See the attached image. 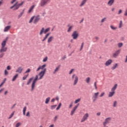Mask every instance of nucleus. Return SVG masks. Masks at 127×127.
<instances>
[{
	"instance_id": "49530a36",
	"label": "nucleus",
	"mask_w": 127,
	"mask_h": 127,
	"mask_svg": "<svg viewBox=\"0 0 127 127\" xmlns=\"http://www.w3.org/2000/svg\"><path fill=\"white\" fill-rule=\"evenodd\" d=\"M28 75H29V74H27V75L24 76L23 77V80H26V78H27V77H28Z\"/></svg>"
},
{
	"instance_id": "79ce46f5",
	"label": "nucleus",
	"mask_w": 127,
	"mask_h": 127,
	"mask_svg": "<svg viewBox=\"0 0 127 127\" xmlns=\"http://www.w3.org/2000/svg\"><path fill=\"white\" fill-rule=\"evenodd\" d=\"M105 92H102V93H101L100 94L99 97H100V98H102V97H104V96H105Z\"/></svg>"
},
{
	"instance_id": "c756f323",
	"label": "nucleus",
	"mask_w": 127,
	"mask_h": 127,
	"mask_svg": "<svg viewBox=\"0 0 127 127\" xmlns=\"http://www.w3.org/2000/svg\"><path fill=\"white\" fill-rule=\"evenodd\" d=\"M44 31H45L44 28L43 27L40 30V35H42V34H43V33H44Z\"/></svg>"
},
{
	"instance_id": "39448f33",
	"label": "nucleus",
	"mask_w": 127,
	"mask_h": 127,
	"mask_svg": "<svg viewBox=\"0 0 127 127\" xmlns=\"http://www.w3.org/2000/svg\"><path fill=\"white\" fill-rule=\"evenodd\" d=\"M23 3H24V2L23 1L21 2L20 4H17V2H16L14 5L10 7V9H12V8L14 7V10H15L16 9H18L19 6H21V5L23 4Z\"/></svg>"
},
{
	"instance_id": "473e14b6",
	"label": "nucleus",
	"mask_w": 127,
	"mask_h": 127,
	"mask_svg": "<svg viewBox=\"0 0 127 127\" xmlns=\"http://www.w3.org/2000/svg\"><path fill=\"white\" fill-rule=\"evenodd\" d=\"M122 27H123V21H120L119 28H122Z\"/></svg>"
},
{
	"instance_id": "4be33fe9",
	"label": "nucleus",
	"mask_w": 127,
	"mask_h": 127,
	"mask_svg": "<svg viewBox=\"0 0 127 127\" xmlns=\"http://www.w3.org/2000/svg\"><path fill=\"white\" fill-rule=\"evenodd\" d=\"M34 7H35V5H33L32 6H31V7L30 8V9L28 10V13H30L31 12H32L33 9H34Z\"/></svg>"
},
{
	"instance_id": "5701e85b",
	"label": "nucleus",
	"mask_w": 127,
	"mask_h": 127,
	"mask_svg": "<svg viewBox=\"0 0 127 127\" xmlns=\"http://www.w3.org/2000/svg\"><path fill=\"white\" fill-rule=\"evenodd\" d=\"M117 88H118V84H116L113 86V87L111 89V91L115 92V91H116V89H117Z\"/></svg>"
},
{
	"instance_id": "f3484780",
	"label": "nucleus",
	"mask_w": 127,
	"mask_h": 127,
	"mask_svg": "<svg viewBox=\"0 0 127 127\" xmlns=\"http://www.w3.org/2000/svg\"><path fill=\"white\" fill-rule=\"evenodd\" d=\"M114 2H115V0H109L107 4L110 6H112V5L114 4Z\"/></svg>"
},
{
	"instance_id": "7ed1b4c3",
	"label": "nucleus",
	"mask_w": 127,
	"mask_h": 127,
	"mask_svg": "<svg viewBox=\"0 0 127 127\" xmlns=\"http://www.w3.org/2000/svg\"><path fill=\"white\" fill-rule=\"evenodd\" d=\"M71 80L73 81V86H76L78 83V81H79V77L75 74H73L71 76Z\"/></svg>"
},
{
	"instance_id": "c85d7f7f",
	"label": "nucleus",
	"mask_w": 127,
	"mask_h": 127,
	"mask_svg": "<svg viewBox=\"0 0 127 127\" xmlns=\"http://www.w3.org/2000/svg\"><path fill=\"white\" fill-rule=\"evenodd\" d=\"M27 109V108L26 107V106H25L23 109V115L24 116H25V112H26V109Z\"/></svg>"
},
{
	"instance_id": "7c9ffc66",
	"label": "nucleus",
	"mask_w": 127,
	"mask_h": 127,
	"mask_svg": "<svg viewBox=\"0 0 127 127\" xmlns=\"http://www.w3.org/2000/svg\"><path fill=\"white\" fill-rule=\"evenodd\" d=\"M110 28H111V29H112V30H117V29H118V27H115L113 25H111Z\"/></svg>"
},
{
	"instance_id": "5fc2aeb1",
	"label": "nucleus",
	"mask_w": 127,
	"mask_h": 127,
	"mask_svg": "<svg viewBox=\"0 0 127 127\" xmlns=\"http://www.w3.org/2000/svg\"><path fill=\"white\" fill-rule=\"evenodd\" d=\"M3 56H4V53H1L0 54V58H2V57H3Z\"/></svg>"
},
{
	"instance_id": "4468645a",
	"label": "nucleus",
	"mask_w": 127,
	"mask_h": 127,
	"mask_svg": "<svg viewBox=\"0 0 127 127\" xmlns=\"http://www.w3.org/2000/svg\"><path fill=\"white\" fill-rule=\"evenodd\" d=\"M22 70H23V68H22V67L20 66L16 70V73H19V74H20L21 73V72H22Z\"/></svg>"
},
{
	"instance_id": "f03ea898",
	"label": "nucleus",
	"mask_w": 127,
	"mask_h": 127,
	"mask_svg": "<svg viewBox=\"0 0 127 127\" xmlns=\"http://www.w3.org/2000/svg\"><path fill=\"white\" fill-rule=\"evenodd\" d=\"M7 39L8 38H7L1 43V49H0V53H2V52H6V51H7V47H5V45H6V41H7Z\"/></svg>"
},
{
	"instance_id": "cd10ccee",
	"label": "nucleus",
	"mask_w": 127,
	"mask_h": 127,
	"mask_svg": "<svg viewBox=\"0 0 127 127\" xmlns=\"http://www.w3.org/2000/svg\"><path fill=\"white\" fill-rule=\"evenodd\" d=\"M17 77H18V74H16V75H15L13 77V78L12 79V81L13 82H14V81L15 80H16V79L17 78Z\"/></svg>"
},
{
	"instance_id": "c03bdc74",
	"label": "nucleus",
	"mask_w": 127,
	"mask_h": 127,
	"mask_svg": "<svg viewBox=\"0 0 127 127\" xmlns=\"http://www.w3.org/2000/svg\"><path fill=\"white\" fill-rule=\"evenodd\" d=\"M35 16H33L31 18L30 21H29V23H31L32 22V21L34 19Z\"/></svg>"
},
{
	"instance_id": "de8ad7c7",
	"label": "nucleus",
	"mask_w": 127,
	"mask_h": 127,
	"mask_svg": "<svg viewBox=\"0 0 127 127\" xmlns=\"http://www.w3.org/2000/svg\"><path fill=\"white\" fill-rule=\"evenodd\" d=\"M58 119V116H56L54 118V122H56Z\"/></svg>"
},
{
	"instance_id": "2f4dec72",
	"label": "nucleus",
	"mask_w": 127,
	"mask_h": 127,
	"mask_svg": "<svg viewBox=\"0 0 127 127\" xmlns=\"http://www.w3.org/2000/svg\"><path fill=\"white\" fill-rule=\"evenodd\" d=\"M32 80H33V77L30 78L29 79L28 82L27 83V85H29V84H30V83H31Z\"/></svg>"
},
{
	"instance_id": "bf43d9fd",
	"label": "nucleus",
	"mask_w": 127,
	"mask_h": 127,
	"mask_svg": "<svg viewBox=\"0 0 127 127\" xmlns=\"http://www.w3.org/2000/svg\"><path fill=\"white\" fill-rule=\"evenodd\" d=\"M47 59H48V58L47 57H46V58H45L43 60V62H46V61H47Z\"/></svg>"
},
{
	"instance_id": "f704fd0d",
	"label": "nucleus",
	"mask_w": 127,
	"mask_h": 127,
	"mask_svg": "<svg viewBox=\"0 0 127 127\" xmlns=\"http://www.w3.org/2000/svg\"><path fill=\"white\" fill-rule=\"evenodd\" d=\"M49 30H50V28H48L46 29L44 31V34H46V33H47V32H48V31H49Z\"/></svg>"
},
{
	"instance_id": "ea45409f",
	"label": "nucleus",
	"mask_w": 127,
	"mask_h": 127,
	"mask_svg": "<svg viewBox=\"0 0 127 127\" xmlns=\"http://www.w3.org/2000/svg\"><path fill=\"white\" fill-rule=\"evenodd\" d=\"M56 107H57V105H52L51 107V110H54V109H55L56 108Z\"/></svg>"
},
{
	"instance_id": "bb28decb",
	"label": "nucleus",
	"mask_w": 127,
	"mask_h": 127,
	"mask_svg": "<svg viewBox=\"0 0 127 127\" xmlns=\"http://www.w3.org/2000/svg\"><path fill=\"white\" fill-rule=\"evenodd\" d=\"M86 82L87 84H89L90 82L91 81V78L90 77H87L85 79Z\"/></svg>"
},
{
	"instance_id": "338daca9",
	"label": "nucleus",
	"mask_w": 127,
	"mask_h": 127,
	"mask_svg": "<svg viewBox=\"0 0 127 127\" xmlns=\"http://www.w3.org/2000/svg\"><path fill=\"white\" fill-rule=\"evenodd\" d=\"M11 69V67H10V66L8 65L7 66V70H10Z\"/></svg>"
},
{
	"instance_id": "052dcab7",
	"label": "nucleus",
	"mask_w": 127,
	"mask_h": 127,
	"mask_svg": "<svg viewBox=\"0 0 127 127\" xmlns=\"http://www.w3.org/2000/svg\"><path fill=\"white\" fill-rule=\"evenodd\" d=\"M72 107H73V102L70 103V104L69 105L68 108H69V109H71L72 108Z\"/></svg>"
},
{
	"instance_id": "e2e57ef3",
	"label": "nucleus",
	"mask_w": 127,
	"mask_h": 127,
	"mask_svg": "<svg viewBox=\"0 0 127 127\" xmlns=\"http://www.w3.org/2000/svg\"><path fill=\"white\" fill-rule=\"evenodd\" d=\"M123 12V10L122 9H120L118 11V14H121Z\"/></svg>"
},
{
	"instance_id": "9d476101",
	"label": "nucleus",
	"mask_w": 127,
	"mask_h": 127,
	"mask_svg": "<svg viewBox=\"0 0 127 127\" xmlns=\"http://www.w3.org/2000/svg\"><path fill=\"white\" fill-rule=\"evenodd\" d=\"M121 53V50H118L115 52L113 55L114 58H117V56H119V54Z\"/></svg>"
},
{
	"instance_id": "603ef678",
	"label": "nucleus",
	"mask_w": 127,
	"mask_h": 127,
	"mask_svg": "<svg viewBox=\"0 0 127 127\" xmlns=\"http://www.w3.org/2000/svg\"><path fill=\"white\" fill-rule=\"evenodd\" d=\"M4 75H5V76L8 75V71H7L6 69L4 70Z\"/></svg>"
},
{
	"instance_id": "c9c22d12",
	"label": "nucleus",
	"mask_w": 127,
	"mask_h": 127,
	"mask_svg": "<svg viewBox=\"0 0 127 127\" xmlns=\"http://www.w3.org/2000/svg\"><path fill=\"white\" fill-rule=\"evenodd\" d=\"M73 28V26H70L68 30H67V32H70L71 30H72V29Z\"/></svg>"
},
{
	"instance_id": "ddd939ff",
	"label": "nucleus",
	"mask_w": 127,
	"mask_h": 127,
	"mask_svg": "<svg viewBox=\"0 0 127 127\" xmlns=\"http://www.w3.org/2000/svg\"><path fill=\"white\" fill-rule=\"evenodd\" d=\"M34 23L35 24H36V23L38 21H39V20H40V17H39V16H37L36 17H34Z\"/></svg>"
},
{
	"instance_id": "1a4fd4ad",
	"label": "nucleus",
	"mask_w": 127,
	"mask_h": 127,
	"mask_svg": "<svg viewBox=\"0 0 127 127\" xmlns=\"http://www.w3.org/2000/svg\"><path fill=\"white\" fill-rule=\"evenodd\" d=\"M99 94H100L99 92L94 93V95L92 96V100L93 102H95L96 101H97V99H98L99 97Z\"/></svg>"
},
{
	"instance_id": "0eeeda50",
	"label": "nucleus",
	"mask_w": 127,
	"mask_h": 127,
	"mask_svg": "<svg viewBox=\"0 0 127 127\" xmlns=\"http://www.w3.org/2000/svg\"><path fill=\"white\" fill-rule=\"evenodd\" d=\"M71 36L73 38V39H77L79 36V33H78V31H73L72 34L71 35Z\"/></svg>"
},
{
	"instance_id": "774afa93",
	"label": "nucleus",
	"mask_w": 127,
	"mask_h": 127,
	"mask_svg": "<svg viewBox=\"0 0 127 127\" xmlns=\"http://www.w3.org/2000/svg\"><path fill=\"white\" fill-rule=\"evenodd\" d=\"M49 127H54V124L51 125Z\"/></svg>"
},
{
	"instance_id": "4c0bfd02",
	"label": "nucleus",
	"mask_w": 127,
	"mask_h": 127,
	"mask_svg": "<svg viewBox=\"0 0 127 127\" xmlns=\"http://www.w3.org/2000/svg\"><path fill=\"white\" fill-rule=\"evenodd\" d=\"M107 20V18L106 17H104L103 19H101V22L102 23H103V22H105V21H106V20Z\"/></svg>"
},
{
	"instance_id": "37998d69",
	"label": "nucleus",
	"mask_w": 127,
	"mask_h": 127,
	"mask_svg": "<svg viewBox=\"0 0 127 127\" xmlns=\"http://www.w3.org/2000/svg\"><path fill=\"white\" fill-rule=\"evenodd\" d=\"M35 16H33L31 18L30 21H29V23H31L32 22V21L34 19Z\"/></svg>"
},
{
	"instance_id": "72a5a7b5",
	"label": "nucleus",
	"mask_w": 127,
	"mask_h": 127,
	"mask_svg": "<svg viewBox=\"0 0 127 127\" xmlns=\"http://www.w3.org/2000/svg\"><path fill=\"white\" fill-rule=\"evenodd\" d=\"M50 101V97H48L46 99L45 104H48Z\"/></svg>"
},
{
	"instance_id": "20e7f679",
	"label": "nucleus",
	"mask_w": 127,
	"mask_h": 127,
	"mask_svg": "<svg viewBox=\"0 0 127 127\" xmlns=\"http://www.w3.org/2000/svg\"><path fill=\"white\" fill-rule=\"evenodd\" d=\"M51 0H41L39 5L41 7H44L48 2H50Z\"/></svg>"
},
{
	"instance_id": "8fccbe9b",
	"label": "nucleus",
	"mask_w": 127,
	"mask_h": 127,
	"mask_svg": "<svg viewBox=\"0 0 127 127\" xmlns=\"http://www.w3.org/2000/svg\"><path fill=\"white\" fill-rule=\"evenodd\" d=\"M26 117H30V112L29 111L27 112L26 114Z\"/></svg>"
},
{
	"instance_id": "6e6552de",
	"label": "nucleus",
	"mask_w": 127,
	"mask_h": 127,
	"mask_svg": "<svg viewBox=\"0 0 127 127\" xmlns=\"http://www.w3.org/2000/svg\"><path fill=\"white\" fill-rule=\"evenodd\" d=\"M111 120H112V118H111V117L106 118L104 122H103V126L104 127H106L107 126V125H108V124H110V122H111Z\"/></svg>"
},
{
	"instance_id": "f8f14e48",
	"label": "nucleus",
	"mask_w": 127,
	"mask_h": 127,
	"mask_svg": "<svg viewBox=\"0 0 127 127\" xmlns=\"http://www.w3.org/2000/svg\"><path fill=\"white\" fill-rule=\"evenodd\" d=\"M113 63V60L109 59L106 62L105 65V66H110L111 64Z\"/></svg>"
},
{
	"instance_id": "a18cd8bd",
	"label": "nucleus",
	"mask_w": 127,
	"mask_h": 127,
	"mask_svg": "<svg viewBox=\"0 0 127 127\" xmlns=\"http://www.w3.org/2000/svg\"><path fill=\"white\" fill-rule=\"evenodd\" d=\"M118 104V102L117 101H114V104H113V107H117V105Z\"/></svg>"
},
{
	"instance_id": "393cba45",
	"label": "nucleus",
	"mask_w": 127,
	"mask_h": 127,
	"mask_svg": "<svg viewBox=\"0 0 127 127\" xmlns=\"http://www.w3.org/2000/svg\"><path fill=\"white\" fill-rule=\"evenodd\" d=\"M50 34H51L50 33H48L45 36L44 39L42 40L43 42L45 41L46 39H47V38H48V36H49Z\"/></svg>"
},
{
	"instance_id": "6ab92c4d",
	"label": "nucleus",
	"mask_w": 127,
	"mask_h": 127,
	"mask_svg": "<svg viewBox=\"0 0 127 127\" xmlns=\"http://www.w3.org/2000/svg\"><path fill=\"white\" fill-rule=\"evenodd\" d=\"M53 39H54V37L53 36H50L48 39V43H50L51 42H52V41H53Z\"/></svg>"
},
{
	"instance_id": "4d7b16f0",
	"label": "nucleus",
	"mask_w": 127,
	"mask_h": 127,
	"mask_svg": "<svg viewBox=\"0 0 127 127\" xmlns=\"http://www.w3.org/2000/svg\"><path fill=\"white\" fill-rule=\"evenodd\" d=\"M14 115V112H13L10 115V117L8 118V119H11L12 117H13V115Z\"/></svg>"
},
{
	"instance_id": "58836bf2",
	"label": "nucleus",
	"mask_w": 127,
	"mask_h": 127,
	"mask_svg": "<svg viewBox=\"0 0 127 127\" xmlns=\"http://www.w3.org/2000/svg\"><path fill=\"white\" fill-rule=\"evenodd\" d=\"M80 101H81V99L79 98L75 101L74 104H78V103H79V102H80Z\"/></svg>"
},
{
	"instance_id": "864d4df0",
	"label": "nucleus",
	"mask_w": 127,
	"mask_h": 127,
	"mask_svg": "<svg viewBox=\"0 0 127 127\" xmlns=\"http://www.w3.org/2000/svg\"><path fill=\"white\" fill-rule=\"evenodd\" d=\"M124 15L125 16H127V7L125 11Z\"/></svg>"
},
{
	"instance_id": "2eb2a0df",
	"label": "nucleus",
	"mask_w": 127,
	"mask_h": 127,
	"mask_svg": "<svg viewBox=\"0 0 127 127\" xmlns=\"http://www.w3.org/2000/svg\"><path fill=\"white\" fill-rule=\"evenodd\" d=\"M10 28H11V26H7L5 27L3 30L4 32H7V31H8Z\"/></svg>"
},
{
	"instance_id": "0e129e2a",
	"label": "nucleus",
	"mask_w": 127,
	"mask_h": 127,
	"mask_svg": "<svg viewBox=\"0 0 127 127\" xmlns=\"http://www.w3.org/2000/svg\"><path fill=\"white\" fill-rule=\"evenodd\" d=\"M4 90V88H2L0 90V94H1V93H2V92H3V91Z\"/></svg>"
},
{
	"instance_id": "e433bc0d",
	"label": "nucleus",
	"mask_w": 127,
	"mask_h": 127,
	"mask_svg": "<svg viewBox=\"0 0 127 127\" xmlns=\"http://www.w3.org/2000/svg\"><path fill=\"white\" fill-rule=\"evenodd\" d=\"M123 45H124V44H123V43H119L118 44V46L119 48H121V47H122Z\"/></svg>"
},
{
	"instance_id": "dca6fc26",
	"label": "nucleus",
	"mask_w": 127,
	"mask_h": 127,
	"mask_svg": "<svg viewBox=\"0 0 127 127\" xmlns=\"http://www.w3.org/2000/svg\"><path fill=\"white\" fill-rule=\"evenodd\" d=\"M45 67H46V64H44L42 66H40L37 69V71H39V70L41 69V70H43V69H44V68H45Z\"/></svg>"
},
{
	"instance_id": "a878e982",
	"label": "nucleus",
	"mask_w": 127,
	"mask_h": 127,
	"mask_svg": "<svg viewBox=\"0 0 127 127\" xmlns=\"http://www.w3.org/2000/svg\"><path fill=\"white\" fill-rule=\"evenodd\" d=\"M119 64H115L111 68L112 70H115L116 68H118Z\"/></svg>"
},
{
	"instance_id": "aec40b11",
	"label": "nucleus",
	"mask_w": 127,
	"mask_h": 127,
	"mask_svg": "<svg viewBox=\"0 0 127 127\" xmlns=\"http://www.w3.org/2000/svg\"><path fill=\"white\" fill-rule=\"evenodd\" d=\"M86 2H87V0H82L79 6H80L81 7H82V6H84V5H85V3H86Z\"/></svg>"
},
{
	"instance_id": "09e8293b",
	"label": "nucleus",
	"mask_w": 127,
	"mask_h": 127,
	"mask_svg": "<svg viewBox=\"0 0 127 127\" xmlns=\"http://www.w3.org/2000/svg\"><path fill=\"white\" fill-rule=\"evenodd\" d=\"M21 125V124L20 123H18L16 124L15 125V127H20V125Z\"/></svg>"
},
{
	"instance_id": "b1692460",
	"label": "nucleus",
	"mask_w": 127,
	"mask_h": 127,
	"mask_svg": "<svg viewBox=\"0 0 127 127\" xmlns=\"http://www.w3.org/2000/svg\"><path fill=\"white\" fill-rule=\"evenodd\" d=\"M50 34H51L50 33H48L45 36L44 39L42 40L43 42L45 41L46 39H47V38H48V36H49Z\"/></svg>"
},
{
	"instance_id": "13d9d810",
	"label": "nucleus",
	"mask_w": 127,
	"mask_h": 127,
	"mask_svg": "<svg viewBox=\"0 0 127 127\" xmlns=\"http://www.w3.org/2000/svg\"><path fill=\"white\" fill-rule=\"evenodd\" d=\"M23 13H24V12H22L18 15V18H20V17H21V16H22Z\"/></svg>"
},
{
	"instance_id": "a19ab883",
	"label": "nucleus",
	"mask_w": 127,
	"mask_h": 127,
	"mask_svg": "<svg viewBox=\"0 0 127 127\" xmlns=\"http://www.w3.org/2000/svg\"><path fill=\"white\" fill-rule=\"evenodd\" d=\"M61 106H62V104L61 103H60L59 104L58 107L56 109L57 111H58V110H59V109H60V108H61Z\"/></svg>"
},
{
	"instance_id": "a211bd4d",
	"label": "nucleus",
	"mask_w": 127,
	"mask_h": 127,
	"mask_svg": "<svg viewBox=\"0 0 127 127\" xmlns=\"http://www.w3.org/2000/svg\"><path fill=\"white\" fill-rule=\"evenodd\" d=\"M115 93H116V92H115V91L110 92L108 94L109 98H112V97H113V96H114V95H115Z\"/></svg>"
},
{
	"instance_id": "9b49d317",
	"label": "nucleus",
	"mask_w": 127,
	"mask_h": 127,
	"mask_svg": "<svg viewBox=\"0 0 127 127\" xmlns=\"http://www.w3.org/2000/svg\"><path fill=\"white\" fill-rule=\"evenodd\" d=\"M78 106H79V105H78L77 106H76L73 108L72 110L70 112V116H73V115H74V114H75V112L77 110V109L78 108Z\"/></svg>"
},
{
	"instance_id": "6e6d98bb",
	"label": "nucleus",
	"mask_w": 127,
	"mask_h": 127,
	"mask_svg": "<svg viewBox=\"0 0 127 127\" xmlns=\"http://www.w3.org/2000/svg\"><path fill=\"white\" fill-rule=\"evenodd\" d=\"M94 87L95 90H97L98 89V87H97V82H94Z\"/></svg>"
},
{
	"instance_id": "423d86ee",
	"label": "nucleus",
	"mask_w": 127,
	"mask_h": 127,
	"mask_svg": "<svg viewBox=\"0 0 127 127\" xmlns=\"http://www.w3.org/2000/svg\"><path fill=\"white\" fill-rule=\"evenodd\" d=\"M89 118V114L88 113H85L82 118L81 119L80 122L81 123H84V122H86V121H87V120H88Z\"/></svg>"
},
{
	"instance_id": "69168bd1",
	"label": "nucleus",
	"mask_w": 127,
	"mask_h": 127,
	"mask_svg": "<svg viewBox=\"0 0 127 127\" xmlns=\"http://www.w3.org/2000/svg\"><path fill=\"white\" fill-rule=\"evenodd\" d=\"M83 46H84V43H82L81 44V46L80 50H82V49H83Z\"/></svg>"
},
{
	"instance_id": "680f3d73",
	"label": "nucleus",
	"mask_w": 127,
	"mask_h": 127,
	"mask_svg": "<svg viewBox=\"0 0 127 127\" xmlns=\"http://www.w3.org/2000/svg\"><path fill=\"white\" fill-rule=\"evenodd\" d=\"M30 72V69L28 68L27 70L25 72V73H29Z\"/></svg>"
},
{
	"instance_id": "3c124183",
	"label": "nucleus",
	"mask_w": 127,
	"mask_h": 127,
	"mask_svg": "<svg viewBox=\"0 0 127 127\" xmlns=\"http://www.w3.org/2000/svg\"><path fill=\"white\" fill-rule=\"evenodd\" d=\"M75 69H71L69 72V75H71V74H72V73H73V72H74Z\"/></svg>"
},
{
	"instance_id": "f257e3e1",
	"label": "nucleus",
	"mask_w": 127,
	"mask_h": 127,
	"mask_svg": "<svg viewBox=\"0 0 127 127\" xmlns=\"http://www.w3.org/2000/svg\"><path fill=\"white\" fill-rule=\"evenodd\" d=\"M46 72V68H45L44 70H42L39 73V76L37 75L36 76L35 78L33 80L32 83L31 84V91H34V89H35V84H36V82L37 80H41L44 77V75H45V72Z\"/></svg>"
},
{
	"instance_id": "412c9836",
	"label": "nucleus",
	"mask_w": 127,
	"mask_h": 127,
	"mask_svg": "<svg viewBox=\"0 0 127 127\" xmlns=\"http://www.w3.org/2000/svg\"><path fill=\"white\" fill-rule=\"evenodd\" d=\"M60 69V65L58 66L55 69V70L53 72V74H56V73H57V72H58V71H59Z\"/></svg>"
}]
</instances>
